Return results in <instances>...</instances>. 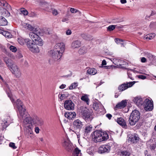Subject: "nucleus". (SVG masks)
I'll list each match as a JSON object with an SVG mask.
<instances>
[{"label": "nucleus", "instance_id": "nucleus-30", "mask_svg": "<svg viewBox=\"0 0 156 156\" xmlns=\"http://www.w3.org/2000/svg\"><path fill=\"white\" fill-rule=\"evenodd\" d=\"M87 48L84 47H81L79 50V53L80 54H83L87 52Z\"/></svg>", "mask_w": 156, "mask_h": 156}, {"label": "nucleus", "instance_id": "nucleus-46", "mask_svg": "<svg viewBox=\"0 0 156 156\" xmlns=\"http://www.w3.org/2000/svg\"><path fill=\"white\" fill-rule=\"evenodd\" d=\"M27 27V29H28L30 31H32V30H33L34 29V27H33L32 26L29 24H28Z\"/></svg>", "mask_w": 156, "mask_h": 156}, {"label": "nucleus", "instance_id": "nucleus-36", "mask_svg": "<svg viewBox=\"0 0 156 156\" xmlns=\"http://www.w3.org/2000/svg\"><path fill=\"white\" fill-rule=\"evenodd\" d=\"M78 86V83H72L69 87V89L72 90Z\"/></svg>", "mask_w": 156, "mask_h": 156}, {"label": "nucleus", "instance_id": "nucleus-27", "mask_svg": "<svg viewBox=\"0 0 156 156\" xmlns=\"http://www.w3.org/2000/svg\"><path fill=\"white\" fill-rule=\"evenodd\" d=\"M155 36V34L154 33H151L149 34H148L145 35L144 37V39H146L148 41L151 40Z\"/></svg>", "mask_w": 156, "mask_h": 156}, {"label": "nucleus", "instance_id": "nucleus-2", "mask_svg": "<svg viewBox=\"0 0 156 156\" xmlns=\"http://www.w3.org/2000/svg\"><path fill=\"white\" fill-rule=\"evenodd\" d=\"M1 80H2L3 83L4 84L5 86V90H6V92L8 95V97H9L12 103L13 104H16V107L18 109L19 108H23V104L22 102L19 99H17L16 102L14 101L16 98L15 97V96H13L12 94L11 90L8 85L7 84L5 81L3 80V79L1 76Z\"/></svg>", "mask_w": 156, "mask_h": 156}, {"label": "nucleus", "instance_id": "nucleus-54", "mask_svg": "<svg viewBox=\"0 0 156 156\" xmlns=\"http://www.w3.org/2000/svg\"><path fill=\"white\" fill-rule=\"evenodd\" d=\"M40 129L38 127H36L35 129V131L37 133H38L39 132Z\"/></svg>", "mask_w": 156, "mask_h": 156}, {"label": "nucleus", "instance_id": "nucleus-40", "mask_svg": "<svg viewBox=\"0 0 156 156\" xmlns=\"http://www.w3.org/2000/svg\"><path fill=\"white\" fill-rule=\"evenodd\" d=\"M9 48L11 51L14 52H16L17 51L16 47L12 45L10 46Z\"/></svg>", "mask_w": 156, "mask_h": 156}, {"label": "nucleus", "instance_id": "nucleus-52", "mask_svg": "<svg viewBox=\"0 0 156 156\" xmlns=\"http://www.w3.org/2000/svg\"><path fill=\"white\" fill-rule=\"evenodd\" d=\"M138 78L140 79L144 80L145 79L146 77L143 75H139L138 76Z\"/></svg>", "mask_w": 156, "mask_h": 156}, {"label": "nucleus", "instance_id": "nucleus-33", "mask_svg": "<svg viewBox=\"0 0 156 156\" xmlns=\"http://www.w3.org/2000/svg\"><path fill=\"white\" fill-rule=\"evenodd\" d=\"M8 22L4 17H2L1 19V26H5L7 24Z\"/></svg>", "mask_w": 156, "mask_h": 156}, {"label": "nucleus", "instance_id": "nucleus-9", "mask_svg": "<svg viewBox=\"0 0 156 156\" xmlns=\"http://www.w3.org/2000/svg\"><path fill=\"white\" fill-rule=\"evenodd\" d=\"M51 57L55 61H58L62 57V54L55 50H51L50 51Z\"/></svg>", "mask_w": 156, "mask_h": 156}, {"label": "nucleus", "instance_id": "nucleus-35", "mask_svg": "<svg viewBox=\"0 0 156 156\" xmlns=\"http://www.w3.org/2000/svg\"><path fill=\"white\" fill-rule=\"evenodd\" d=\"M20 14H22L24 15H27L28 14V11L24 8H22L20 9Z\"/></svg>", "mask_w": 156, "mask_h": 156}, {"label": "nucleus", "instance_id": "nucleus-45", "mask_svg": "<svg viewBox=\"0 0 156 156\" xmlns=\"http://www.w3.org/2000/svg\"><path fill=\"white\" fill-rule=\"evenodd\" d=\"M123 40L122 39H115V41L117 44H120L122 45L123 44V43H121V42H122Z\"/></svg>", "mask_w": 156, "mask_h": 156}, {"label": "nucleus", "instance_id": "nucleus-22", "mask_svg": "<svg viewBox=\"0 0 156 156\" xmlns=\"http://www.w3.org/2000/svg\"><path fill=\"white\" fill-rule=\"evenodd\" d=\"M4 60L9 69H10V67L12 66L13 65H15L10 59H9L8 57H5Z\"/></svg>", "mask_w": 156, "mask_h": 156}, {"label": "nucleus", "instance_id": "nucleus-23", "mask_svg": "<svg viewBox=\"0 0 156 156\" xmlns=\"http://www.w3.org/2000/svg\"><path fill=\"white\" fill-rule=\"evenodd\" d=\"M81 45V42L78 40L73 41L71 44V47L73 48H77Z\"/></svg>", "mask_w": 156, "mask_h": 156}, {"label": "nucleus", "instance_id": "nucleus-43", "mask_svg": "<svg viewBox=\"0 0 156 156\" xmlns=\"http://www.w3.org/2000/svg\"><path fill=\"white\" fill-rule=\"evenodd\" d=\"M116 27V25H110L108 27V29L109 31L112 30L115 28Z\"/></svg>", "mask_w": 156, "mask_h": 156}, {"label": "nucleus", "instance_id": "nucleus-5", "mask_svg": "<svg viewBox=\"0 0 156 156\" xmlns=\"http://www.w3.org/2000/svg\"><path fill=\"white\" fill-rule=\"evenodd\" d=\"M140 117V114L137 110L132 111L129 119V123L131 126H133L138 122Z\"/></svg>", "mask_w": 156, "mask_h": 156}, {"label": "nucleus", "instance_id": "nucleus-38", "mask_svg": "<svg viewBox=\"0 0 156 156\" xmlns=\"http://www.w3.org/2000/svg\"><path fill=\"white\" fill-rule=\"evenodd\" d=\"M92 129V127L91 126H87L85 127V132L87 133L91 130Z\"/></svg>", "mask_w": 156, "mask_h": 156}, {"label": "nucleus", "instance_id": "nucleus-11", "mask_svg": "<svg viewBox=\"0 0 156 156\" xmlns=\"http://www.w3.org/2000/svg\"><path fill=\"white\" fill-rule=\"evenodd\" d=\"M143 105L146 111H150L153 109V106L152 102L151 100L147 99L144 100Z\"/></svg>", "mask_w": 156, "mask_h": 156}, {"label": "nucleus", "instance_id": "nucleus-62", "mask_svg": "<svg viewBox=\"0 0 156 156\" xmlns=\"http://www.w3.org/2000/svg\"><path fill=\"white\" fill-rule=\"evenodd\" d=\"M68 19L67 18H63L62 20V22H64L67 21H68Z\"/></svg>", "mask_w": 156, "mask_h": 156}, {"label": "nucleus", "instance_id": "nucleus-49", "mask_svg": "<svg viewBox=\"0 0 156 156\" xmlns=\"http://www.w3.org/2000/svg\"><path fill=\"white\" fill-rule=\"evenodd\" d=\"M82 37L83 38L87 40H90V38L87 37V35L86 36L85 34H83Z\"/></svg>", "mask_w": 156, "mask_h": 156}, {"label": "nucleus", "instance_id": "nucleus-63", "mask_svg": "<svg viewBox=\"0 0 156 156\" xmlns=\"http://www.w3.org/2000/svg\"><path fill=\"white\" fill-rule=\"evenodd\" d=\"M30 135H29L28 136V137H30L31 138H32L33 137V132L32 131H30Z\"/></svg>", "mask_w": 156, "mask_h": 156}, {"label": "nucleus", "instance_id": "nucleus-31", "mask_svg": "<svg viewBox=\"0 0 156 156\" xmlns=\"http://www.w3.org/2000/svg\"><path fill=\"white\" fill-rule=\"evenodd\" d=\"M27 39H24L22 37H19L18 38V41L19 43L21 45H23L25 42L27 43V41H26Z\"/></svg>", "mask_w": 156, "mask_h": 156}, {"label": "nucleus", "instance_id": "nucleus-12", "mask_svg": "<svg viewBox=\"0 0 156 156\" xmlns=\"http://www.w3.org/2000/svg\"><path fill=\"white\" fill-rule=\"evenodd\" d=\"M9 69L16 77L19 78L21 76V73L20 70L16 64L13 65Z\"/></svg>", "mask_w": 156, "mask_h": 156}, {"label": "nucleus", "instance_id": "nucleus-13", "mask_svg": "<svg viewBox=\"0 0 156 156\" xmlns=\"http://www.w3.org/2000/svg\"><path fill=\"white\" fill-rule=\"evenodd\" d=\"M73 125L74 129L79 131L83 126V122L79 119H77L73 122Z\"/></svg>", "mask_w": 156, "mask_h": 156}, {"label": "nucleus", "instance_id": "nucleus-64", "mask_svg": "<svg viewBox=\"0 0 156 156\" xmlns=\"http://www.w3.org/2000/svg\"><path fill=\"white\" fill-rule=\"evenodd\" d=\"M120 2L122 4H125L126 2V0H120Z\"/></svg>", "mask_w": 156, "mask_h": 156}, {"label": "nucleus", "instance_id": "nucleus-42", "mask_svg": "<svg viewBox=\"0 0 156 156\" xmlns=\"http://www.w3.org/2000/svg\"><path fill=\"white\" fill-rule=\"evenodd\" d=\"M52 12L53 15L54 16H56L58 13L57 10L55 9H52Z\"/></svg>", "mask_w": 156, "mask_h": 156}, {"label": "nucleus", "instance_id": "nucleus-41", "mask_svg": "<svg viewBox=\"0 0 156 156\" xmlns=\"http://www.w3.org/2000/svg\"><path fill=\"white\" fill-rule=\"evenodd\" d=\"M59 98L61 100V101L62 100L65 98H66V96H65V95L63 94H59L58 95Z\"/></svg>", "mask_w": 156, "mask_h": 156}, {"label": "nucleus", "instance_id": "nucleus-53", "mask_svg": "<svg viewBox=\"0 0 156 156\" xmlns=\"http://www.w3.org/2000/svg\"><path fill=\"white\" fill-rule=\"evenodd\" d=\"M29 15L30 17H34L36 15L34 12H31L29 14Z\"/></svg>", "mask_w": 156, "mask_h": 156}, {"label": "nucleus", "instance_id": "nucleus-59", "mask_svg": "<svg viewBox=\"0 0 156 156\" xmlns=\"http://www.w3.org/2000/svg\"><path fill=\"white\" fill-rule=\"evenodd\" d=\"M38 1L39 2V4L41 5H43L45 3V2H44L43 1L39 0Z\"/></svg>", "mask_w": 156, "mask_h": 156}, {"label": "nucleus", "instance_id": "nucleus-20", "mask_svg": "<svg viewBox=\"0 0 156 156\" xmlns=\"http://www.w3.org/2000/svg\"><path fill=\"white\" fill-rule=\"evenodd\" d=\"M76 115V114L74 112H66L64 114L65 117L69 119H71L73 118H75Z\"/></svg>", "mask_w": 156, "mask_h": 156}, {"label": "nucleus", "instance_id": "nucleus-25", "mask_svg": "<svg viewBox=\"0 0 156 156\" xmlns=\"http://www.w3.org/2000/svg\"><path fill=\"white\" fill-rule=\"evenodd\" d=\"M117 122L119 124L123 126L124 127H126V122L122 118H118L117 119Z\"/></svg>", "mask_w": 156, "mask_h": 156}, {"label": "nucleus", "instance_id": "nucleus-26", "mask_svg": "<svg viewBox=\"0 0 156 156\" xmlns=\"http://www.w3.org/2000/svg\"><path fill=\"white\" fill-rule=\"evenodd\" d=\"M20 115L22 118L25 117L26 116V113L25 112V109L22 108H19L18 109Z\"/></svg>", "mask_w": 156, "mask_h": 156}, {"label": "nucleus", "instance_id": "nucleus-16", "mask_svg": "<svg viewBox=\"0 0 156 156\" xmlns=\"http://www.w3.org/2000/svg\"><path fill=\"white\" fill-rule=\"evenodd\" d=\"M64 108L67 110H73L74 108V105L71 100H66L64 103Z\"/></svg>", "mask_w": 156, "mask_h": 156}, {"label": "nucleus", "instance_id": "nucleus-37", "mask_svg": "<svg viewBox=\"0 0 156 156\" xmlns=\"http://www.w3.org/2000/svg\"><path fill=\"white\" fill-rule=\"evenodd\" d=\"M130 153L129 152L126 151H122L120 154L121 156H129Z\"/></svg>", "mask_w": 156, "mask_h": 156}, {"label": "nucleus", "instance_id": "nucleus-48", "mask_svg": "<svg viewBox=\"0 0 156 156\" xmlns=\"http://www.w3.org/2000/svg\"><path fill=\"white\" fill-rule=\"evenodd\" d=\"M66 34L67 35H71L72 34L71 30L69 29L66 30Z\"/></svg>", "mask_w": 156, "mask_h": 156}, {"label": "nucleus", "instance_id": "nucleus-24", "mask_svg": "<svg viewBox=\"0 0 156 156\" xmlns=\"http://www.w3.org/2000/svg\"><path fill=\"white\" fill-rule=\"evenodd\" d=\"M127 105L126 100H122L120 103L116 105V107L117 108L119 109H121L125 107Z\"/></svg>", "mask_w": 156, "mask_h": 156}, {"label": "nucleus", "instance_id": "nucleus-32", "mask_svg": "<svg viewBox=\"0 0 156 156\" xmlns=\"http://www.w3.org/2000/svg\"><path fill=\"white\" fill-rule=\"evenodd\" d=\"M80 152V150L77 147L73 151L72 154V156H78Z\"/></svg>", "mask_w": 156, "mask_h": 156}, {"label": "nucleus", "instance_id": "nucleus-34", "mask_svg": "<svg viewBox=\"0 0 156 156\" xmlns=\"http://www.w3.org/2000/svg\"><path fill=\"white\" fill-rule=\"evenodd\" d=\"M101 105V104L99 103H94L93 105V108L95 110H97L99 108Z\"/></svg>", "mask_w": 156, "mask_h": 156}, {"label": "nucleus", "instance_id": "nucleus-8", "mask_svg": "<svg viewBox=\"0 0 156 156\" xmlns=\"http://www.w3.org/2000/svg\"><path fill=\"white\" fill-rule=\"evenodd\" d=\"M12 120L10 117L7 116L2 121V122L1 125V129L3 131L6 129V128L12 122Z\"/></svg>", "mask_w": 156, "mask_h": 156}, {"label": "nucleus", "instance_id": "nucleus-60", "mask_svg": "<svg viewBox=\"0 0 156 156\" xmlns=\"http://www.w3.org/2000/svg\"><path fill=\"white\" fill-rule=\"evenodd\" d=\"M66 87V85L62 84L60 86V88L62 89Z\"/></svg>", "mask_w": 156, "mask_h": 156}, {"label": "nucleus", "instance_id": "nucleus-29", "mask_svg": "<svg viewBox=\"0 0 156 156\" xmlns=\"http://www.w3.org/2000/svg\"><path fill=\"white\" fill-rule=\"evenodd\" d=\"M97 73V70L94 68L89 69L87 71V73L90 75H94Z\"/></svg>", "mask_w": 156, "mask_h": 156}, {"label": "nucleus", "instance_id": "nucleus-28", "mask_svg": "<svg viewBox=\"0 0 156 156\" xmlns=\"http://www.w3.org/2000/svg\"><path fill=\"white\" fill-rule=\"evenodd\" d=\"M81 99L85 102L87 105H89V99L88 95L87 94H84L81 98Z\"/></svg>", "mask_w": 156, "mask_h": 156}, {"label": "nucleus", "instance_id": "nucleus-39", "mask_svg": "<svg viewBox=\"0 0 156 156\" xmlns=\"http://www.w3.org/2000/svg\"><path fill=\"white\" fill-rule=\"evenodd\" d=\"M70 11L72 13H76L78 12L79 14L81 13V12L78 10L75 9L74 8H71L70 9Z\"/></svg>", "mask_w": 156, "mask_h": 156}, {"label": "nucleus", "instance_id": "nucleus-6", "mask_svg": "<svg viewBox=\"0 0 156 156\" xmlns=\"http://www.w3.org/2000/svg\"><path fill=\"white\" fill-rule=\"evenodd\" d=\"M39 34L34 32H30L29 35L33 42L40 46H42L43 44V42L42 40L38 35Z\"/></svg>", "mask_w": 156, "mask_h": 156}, {"label": "nucleus", "instance_id": "nucleus-3", "mask_svg": "<svg viewBox=\"0 0 156 156\" xmlns=\"http://www.w3.org/2000/svg\"><path fill=\"white\" fill-rule=\"evenodd\" d=\"M92 138L95 142H100L108 139V135L106 132L97 130L93 133Z\"/></svg>", "mask_w": 156, "mask_h": 156}, {"label": "nucleus", "instance_id": "nucleus-21", "mask_svg": "<svg viewBox=\"0 0 156 156\" xmlns=\"http://www.w3.org/2000/svg\"><path fill=\"white\" fill-rule=\"evenodd\" d=\"M139 139L138 135L136 134L131 135L129 138L128 141H131L133 143L137 142Z\"/></svg>", "mask_w": 156, "mask_h": 156}, {"label": "nucleus", "instance_id": "nucleus-7", "mask_svg": "<svg viewBox=\"0 0 156 156\" xmlns=\"http://www.w3.org/2000/svg\"><path fill=\"white\" fill-rule=\"evenodd\" d=\"M27 46L29 49L34 53H37L39 52V47L35 43L30 39H27Z\"/></svg>", "mask_w": 156, "mask_h": 156}, {"label": "nucleus", "instance_id": "nucleus-44", "mask_svg": "<svg viewBox=\"0 0 156 156\" xmlns=\"http://www.w3.org/2000/svg\"><path fill=\"white\" fill-rule=\"evenodd\" d=\"M9 146L10 147L14 149H15L16 148V147L15 146V143H10L9 144Z\"/></svg>", "mask_w": 156, "mask_h": 156}, {"label": "nucleus", "instance_id": "nucleus-17", "mask_svg": "<svg viewBox=\"0 0 156 156\" xmlns=\"http://www.w3.org/2000/svg\"><path fill=\"white\" fill-rule=\"evenodd\" d=\"M63 146L68 151H71L73 150L74 146L68 140H65L62 144Z\"/></svg>", "mask_w": 156, "mask_h": 156}, {"label": "nucleus", "instance_id": "nucleus-61", "mask_svg": "<svg viewBox=\"0 0 156 156\" xmlns=\"http://www.w3.org/2000/svg\"><path fill=\"white\" fill-rule=\"evenodd\" d=\"M106 65V61L105 60H104L102 61V66H104Z\"/></svg>", "mask_w": 156, "mask_h": 156}, {"label": "nucleus", "instance_id": "nucleus-15", "mask_svg": "<svg viewBox=\"0 0 156 156\" xmlns=\"http://www.w3.org/2000/svg\"><path fill=\"white\" fill-rule=\"evenodd\" d=\"M111 149V146L108 145H104L100 146L98 150V152L100 154L108 153Z\"/></svg>", "mask_w": 156, "mask_h": 156}, {"label": "nucleus", "instance_id": "nucleus-55", "mask_svg": "<svg viewBox=\"0 0 156 156\" xmlns=\"http://www.w3.org/2000/svg\"><path fill=\"white\" fill-rule=\"evenodd\" d=\"M146 56L147 57L149 58L150 59H151L152 58V54L150 53H148L146 54Z\"/></svg>", "mask_w": 156, "mask_h": 156}, {"label": "nucleus", "instance_id": "nucleus-57", "mask_svg": "<svg viewBox=\"0 0 156 156\" xmlns=\"http://www.w3.org/2000/svg\"><path fill=\"white\" fill-rule=\"evenodd\" d=\"M38 31V30L37 29V28H35L34 27V29L33 30H32L31 31H32L33 32H34L35 33H38L37 32Z\"/></svg>", "mask_w": 156, "mask_h": 156}, {"label": "nucleus", "instance_id": "nucleus-4", "mask_svg": "<svg viewBox=\"0 0 156 156\" xmlns=\"http://www.w3.org/2000/svg\"><path fill=\"white\" fill-rule=\"evenodd\" d=\"M12 9L11 6L5 1L1 0V13L2 16L8 17L10 16L9 11Z\"/></svg>", "mask_w": 156, "mask_h": 156}, {"label": "nucleus", "instance_id": "nucleus-56", "mask_svg": "<svg viewBox=\"0 0 156 156\" xmlns=\"http://www.w3.org/2000/svg\"><path fill=\"white\" fill-rule=\"evenodd\" d=\"M141 61L142 62H146V59L144 57L141 58Z\"/></svg>", "mask_w": 156, "mask_h": 156}, {"label": "nucleus", "instance_id": "nucleus-50", "mask_svg": "<svg viewBox=\"0 0 156 156\" xmlns=\"http://www.w3.org/2000/svg\"><path fill=\"white\" fill-rule=\"evenodd\" d=\"M7 31L2 30L1 29V34H2L3 36L5 37V35L6 34V33H7Z\"/></svg>", "mask_w": 156, "mask_h": 156}, {"label": "nucleus", "instance_id": "nucleus-58", "mask_svg": "<svg viewBox=\"0 0 156 156\" xmlns=\"http://www.w3.org/2000/svg\"><path fill=\"white\" fill-rule=\"evenodd\" d=\"M106 117L109 119H110L112 117V115L110 114H108L106 115Z\"/></svg>", "mask_w": 156, "mask_h": 156}, {"label": "nucleus", "instance_id": "nucleus-47", "mask_svg": "<svg viewBox=\"0 0 156 156\" xmlns=\"http://www.w3.org/2000/svg\"><path fill=\"white\" fill-rule=\"evenodd\" d=\"M12 35L10 34L9 32H7V33H6V34L5 35V37H7L8 38H10L12 37Z\"/></svg>", "mask_w": 156, "mask_h": 156}, {"label": "nucleus", "instance_id": "nucleus-18", "mask_svg": "<svg viewBox=\"0 0 156 156\" xmlns=\"http://www.w3.org/2000/svg\"><path fill=\"white\" fill-rule=\"evenodd\" d=\"M55 48L57 49L56 51L63 54L65 49V44L63 42L58 43L55 45Z\"/></svg>", "mask_w": 156, "mask_h": 156}, {"label": "nucleus", "instance_id": "nucleus-10", "mask_svg": "<svg viewBox=\"0 0 156 156\" xmlns=\"http://www.w3.org/2000/svg\"><path fill=\"white\" fill-rule=\"evenodd\" d=\"M82 116L85 120H92V113L89 112V110L86 108L82 109L81 111Z\"/></svg>", "mask_w": 156, "mask_h": 156}, {"label": "nucleus", "instance_id": "nucleus-19", "mask_svg": "<svg viewBox=\"0 0 156 156\" xmlns=\"http://www.w3.org/2000/svg\"><path fill=\"white\" fill-rule=\"evenodd\" d=\"M133 101L138 106H139L143 105L144 100L140 97H136L134 98Z\"/></svg>", "mask_w": 156, "mask_h": 156}, {"label": "nucleus", "instance_id": "nucleus-1", "mask_svg": "<svg viewBox=\"0 0 156 156\" xmlns=\"http://www.w3.org/2000/svg\"><path fill=\"white\" fill-rule=\"evenodd\" d=\"M24 125L27 128L31 129L33 128V124L36 126L41 125L43 124V121L42 119L37 116L32 117L28 116L26 117L23 121Z\"/></svg>", "mask_w": 156, "mask_h": 156}, {"label": "nucleus", "instance_id": "nucleus-51", "mask_svg": "<svg viewBox=\"0 0 156 156\" xmlns=\"http://www.w3.org/2000/svg\"><path fill=\"white\" fill-rule=\"evenodd\" d=\"M22 26L24 28H27V26L28 25L27 23H21Z\"/></svg>", "mask_w": 156, "mask_h": 156}, {"label": "nucleus", "instance_id": "nucleus-14", "mask_svg": "<svg viewBox=\"0 0 156 156\" xmlns=\"http://www.w3.org/2000/svg\"><path fill=\"white\" fill-rule=\"evenodd\" d=\"M135 82H130L126 83H123L119 85L118 87L119 90L120 91H123L127 89L128 88L132 87L134 84Z\"/></svg>", "mask_w": 156, "mask_h": 156}]
</instances>
